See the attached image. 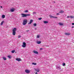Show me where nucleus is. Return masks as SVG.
<instances>
[{
	"mask_svg": "<svg viewBox=\"0 0 74 74\" xmlns=\"http://www.w3.org/2000/svg\"><path fill=\"white\" fill-rule=\"evenodd\" d=\"M15 51V50H13L12 51V53H14Z\"/></svg>",
	"mask_w": 74,
	"mask_h": 74,
	"instance_id": "25",
	"label": "nucleus"
},
{
	"mask_svg": "<svg viewBox=\"0 0 74 74\" xmlns=\"http://www.w3.org/2000/svg\"><path fill=\"white\" fill-rule=\"evenodd\" d=\"M36 43H37V44H41V42L38 40L36 41Z\"/></svg>",
	"mask_w": 74,
	"mask_h": 74,
	"instance_id": "7",
	"label": "nucleus"
},
{
	"mask_svg": "<svg viewBox=\"0 0 74 74\" xmlns=\"http://www.w3.org/2000/svg\"><path fill=\"white\" fill-rule=\"evenodd\" d=\"M59 25H60V26H63V25L64 24L60 22L58 23Z\"/></svg>",
	"mask_w": 74,
	"mask_h": 74,
	"instance_id": "11",
	"label": "nucleus"
},
{
	"mask_svg": "<svg viewBox=\"0 0 74 74\" xmlns=\"http://www.w3.org/2000/svg\"><path fill=\"white\" fill-rule=\"evenodd\" d=\"M56 69L57 70H59L60 71H62V70L61 68H60V66H57L56 67Z\"/></svg>",
	"mask_w": 74,
	"mask_h": 74,
	"instance_id": "4",
	"label": "nucleus"
},
{
	"mask_svg": "<svg viewBox=\"0 0 74 74\" xmlns=\"http://www.w3.org/2000/svg\"><path fill=\"white\" fill-rule=\"evenodd\" d=\"M3 60H7V59L5 57H3Z\"/></svg>",
	"mask_w": 74,
	"mask_h": 74,
	"instance_id": "20",
	"label": "nucleus"
},
{
	"mask_svg": "<svg viewBox=\"0 0 74 74\" xmlns=\"http://www.w3.org/2000/svg\"><path fill=\"white\" fill-rule=\"evenodd\" d=\"M65 35H67V36H69V35H70V34L68 33H65Z\"/></svg>",
	"mask_w": 74,
	"mask_h": 74,
	"instance_id": "13",
	"label": "nucleus"
},
{
	"mask_svg": "<svg viewBox=\"0 0 74 74\" xmlns=\"http://www.w3.org/2000/svg\"><path fill=\"white\" fill-rule=\"evenodd\" d=\"M33 22V20H31L30 22L28 23V24H31V23H32V22Z\"/></svg>",
	"mask_w": 74,
	"mask_h": 74,
	"instance_id": "12",
	"label": "nucleus"
},
{
	"mask_svg": "<svg viewBox=\"0 0 74 74\" xmlns=\"http://www.w3.org/2000/svg\"><path fill=\"white\" fill-rule=\"evenodd\" d=\"M33 52L34 53H36V54H38V52L36 51H33Z\"/></svg>",
	"mask_w": 74,
	"mask_h": 74,
	"instance_id": "15",
	"label": "nucleus"
},
{
	"mask_svg": "<svg viewBox=\"0 0 74 74\" xmlns=\"http://www.w3.org/2000/svg\"><path fill=\"white\" fill-rule=\"evenodd\" d=\"M25 72L26 73H27V74H29V73H30V71L28 70H25Z\"/></svg>",
	"mask_w": 74,
	"mask_h": 74,
	"instance_id": "6",
	"label": "nucleus"
},
{
	"mask_svg": "<svg viewBox=\"0 0 74 74\" xmlns=\"http://www.w3.org/2000/svg\"><path fill=\"white\" fill-rule=\"evenodd\" d=\"M35 70L37 72H39V71H40V70L38 69H35Z\"/></svg>",
	"mask_w": 74,
	"mask_h": 74,
	"instance_id": "14",
	"label": "nucleus"
},
{
	"mask_svg": "<svg viewBox=\"0 0 74 74\" xmlns=\"http://www.w3.org/2000/svg\"><path fill=\"white\" fill-rule=\"evenodd\" d=\"M27 32H29V30H27Z\"/></svg>",
	"mask_w": 74,
	"mask_h": 74,
	"instance_id": "37",
	"label": "nucleus"
},
{
	"mask_svg": "<svg viewBox=\"0 0 74 74\" xmlns=\"http://www.w3.org/2000/svg\"><path fill=\"white\" fill-rule=\"evenodd\" d=\"M27 23V19H24L23 20V25H26Z\"/></svg>",
	"mask_w": 74,
	"mask_h": 74,
	"instance_id": "1",
	"label": "nucleus"
},
{
	"mask_svg": "<svg viewBox=\"0 0 74 74\" xmlns=\"http://www.w3.org/2000/svg\"><path fill=\"white\" fill-rule=\"evenodd\" d=\"M1 8H3V7H2V6H1Z\"/></svg>",
	"mask_w": 74,
	"mask_h": 74,
	"instance_id": "39",
	"label": "nucleus"
},
{
	"mask_svg": "<svg viewBox=\"0 0 74 74\" xmlns=\"http://www.w3.org/2000/svg\"><path fill=\"white\" fill-rule=\"evenodd\" d=\"M16 60H17V61H18V62H19L22 60L21 59V58H17L16 59Z\"/></svg>",
	"mask_w": 74,
	"mask_h": 74,
	"instance_id": "8",
	"label": "nucleus"
},
{
	"mask_svg": "<svg viewBox=\"0 0 74 74\" xmlns=\"http://www.w3.org/2000/svg\"><path fill=\"white\" fill-rule=\"evenodd\" d=\"M26 43H25V42H23V43L22 47L23 48H25V47H26Z\"/></svg>",
	"mask_w": 74,
	"mask_h": 74,
	"instance_id": "5",
	"label": "nucleus"
},
{
	"mask_svg": "<svg viewBox=\"0 0 74 74\" xmlns=\"http://www.w3.org/2000/svg\"><path fill=\"white\" fill-rule=\"evenodd\" d=\"M54 3H55V2H54Z\"/></svg>",
	"mask_w": 74,
	"mask_h": 74,
	"instance_id": "41",
	"label": "nucleus"
},
{
	"mask_svg": "<svg viewBox=\"0 0 74 74\" xmlns=\"http://www.w3.org/2000/svg\"><path fill=\"white\" fill-rule=\"evenodd\" d=\"M63 12H64L63 10H61L60 11V13H63Z\"/></svg>",
	"mask_w": 74,
	"mask_h": 74,
	"instance_id": "17",
	"label": "nucleus"
},
{
	"mask_svg": "<svg viewBox=\"0 0 74 74\" xmlns=\"http://www.w3.org/2000/svg\"><path fill=\"white\" fill-rule=\"evenodd\" d=\"M21 36H18V38H21Z\"/></svg>",
	"mask_w": 74,
	"mask_h": 74,
	"instance_id": "31",
	"label": "nucleus"
},
{
	"mask_svg": "<svg viewBox=\"0 0 74 74\" xmlns=\"http://www.w3.org/2000/svg\"><path fill=\"white\" fill-rule=\"evenodd\" d=\"M32 64H33L34 65H37V64L36 63H32Z\"/></svg>",
	"mask_w": 74,
	"mask_h": 74,
	"instance_id": "22",
	"label": "nucleus"
},
{
	"mask_svg": "<svg viewBox=\"0 0 74 74\" xmlns=\"http://www.w3.org/2000/svg\"><path fill=\"white\" fill-rule=\"evenodd\" d=\"M35 30H37V28H35Z\"/></svg>",
	"mask_w": 74,
	"mask_h": 74,
	"instance_id": "35",
	"label": "nucleus"
},
{
	"mask_svg": "<svg viewBox=\"0 0 74 74\" xmlns=\"http://www.w3.org/2000/svg\"><path fill=\"white\" fill-rule=\"evenodd\" d=\"M57 15H59V13H57Z\"/></svg>",
	"mask_w": 74,
	"mask_h": 74,
	"instance_id": "36",
	"label": "nucleus"
},
{
	"mask_svg": "<svg viewBox=\"0 0 74 74\" xmlns=\"http://www.w3.org/2000/svg\"><path fill=\"white\" fill-rule=\"evenodd\" d=\"M2 18H5V15H2Z\"/></svg>",
	"mask_w": 74,
	"mask_h": 74,
	"instance_id": "18",
	"label": "nucleus"
},
{
	"mask_svg": "<svg viewBox=\"0 0 74 74\" xmlns=\"http://www.w3.org/2000/svg\"><path fill=\"white\" fill-rule=\"evenodd\" d=\"M43 22L44 23H48V21H43Z\"/></svg>",
	"mask_w": 74,
	"mask_h": 74,
	"instance_id": "16",
	"label": "nucleus"
},
{
	"mask_svg": "<svg viewBox=\"0 0 74 74\" xmlns=\"http://www.w3.org/2000/svg\"><path fill=\"white\" fill-rule=\"evenodd\" d=\"M21 15H22V17H26L27 16H30V14H21Z\"/></svg>",
	"mask_w": 74,
	"mask_h": 74,
	"instance_id": "3",
	"label": "nucleus"
},
{
	"mask_svg": "<svg viewBox=\"0 0 74 74\" xmlns=\"http://www.w3.org/2000/svg\"><path fill=\"white\" fill-rule=\"evenodd\" d=\"M33 25L34 26H37V24H36V23H34L33 24Z\"/></svg>",
	"mask_w": 74,
	"mask_h": 74,
	"instance_id": "23",
	"label": "nucleus"
},
{
	"mask_svg": "<svg viewBox=\"0 0 74 74\" xmlns=\"http://www.w3.org/2000/svg\"><path fill=\"white\" fill-rule=\"evenodd\" d=\"M28 12V10H26L24 11V12Z\"/></svg>",
	"mask_w": 74,
	"mask_h": 74,
	"instance_id": "28",
	"label": "nucleus"
},
{
	"mask_svg": "<svg viewBox=\"0 0 74 74\" xmlns=\"http://www.w3.org/2000/svg\"><path fill=\"white\" fill-rule=\"evenodd\" d=\"M36 14V13L35 12H33V15H34V14Z\"/></svg>",
	"mask_w": 74,
	"mask_h": 74,
	"instance_id": "29",
	"label": "nucleus"
},
{
	"mask_svg": "<svg viewBox=\"0 0 74 74\" xmlns=\"http://www.w3.org/2000/svg\"><path fill=\"white\" fill-rule=\"evenodd\" d=\"M40 50H42V48H40Z\"/></svg>",
	"mask_w": 74,
	"mask_h": 74,
	"instance_id": "34",
	"label": "nucleus"
},
{
	"mask_svg": "<svg viewBox=\"0 0 74 74\" xmlns=\"http://www.w3.org/2000/svg\"><path fill=\"white\" fill-rule=\"evenodd\" d=\"M70 18H74V16H70Z\"/></svg>",
	"mask_w": 74,
	"mask_h": 74,
	"instance_id": "21",
	"label": "nucleus"
},
{
	"mask_svg": "<svg viewBox=\"0 0 74 74\" xmlns=\"http://www.w3.org/2000/svg\"><path fill=\"white\" fill-rule=\"evenodd\" d=\"M14 10H15V9L14 8H12L10 9V11H11V12H14Z\"/></svg>",
	"mask_w": 74,
	"mask_h": 74,
	"instance_id": "10",
	"label": "nucleus"
},
{
	"mask_svg": "<svg viewBox=\"0 0 74 74\" xmlns=\"http://www.w3.org/2000/svg\"><path fill=\"white\" fill-rule=\"evenodd\" d=\"M3 21H2L1 23V25H2L3 24Z\"/></svg>",
	"mask_w": 74,
	"mask_h": 74,
	"instance_id": "26",
	"label": "nucleus"
},
{
	"mask_svg": "<svg viewBox=\"0 0 74 74\" xmlns=\"http://www.w3.org/2000/svg\"><path fill=\"white\" fill-rule=\"evenodd\" d=\"M66 65V64L65 63H62V66H64Z\"/></svg>",
	"mask_w": 74,
	"mask_h": 74,
	"instance_id": "24",
	"label": "nucleus"
},
{
	"mask_svg": "<svg viewBox=\"0 0 74 74\" xmlns=\"http://www.w3.org/2000/svg\"><path fill=\"white\" fill-rule=\"evenodd\" d=\"M49 17L50 18H58L56 17H55L54 16H51V15H49Z\"/></svg>",
	"mask_w": 74,
	"mask_h": 74,
	"instance_id": "9",
	"label": "nucleus"
},
{
	"mask_svg": "<svg viewBox=\"0 0 74 74\" xmlns=\"http://www.w3.org/2000/svg\"><path fill=\"white\" fill-rule=\"evenodd\" d=\"M72 25H74V23H72Z\"/></svg>",
	"mask_w": 74,
	"mask_h": 74,
	"instance_id": "33",
	"label": "nucleus"
},
{
	"mask_svg": "<svg viewBox=\"0 0 74 74\" xmlns=\"http://www.w3.org/2000/svg\"><path fill=\"white\" fill-rule=\"evenodd\" d=\"M36 74H38V73H37L36 72L35 73Z\"/></svg>",
	"mask_w": 74,
	"mask_h": 74,
	"instance_id": "38",
	"label": "nucleus"
},
{
	"mask_svg": "<svg viewBox=\"0 0 74 74\" xmlns=\"http://www.w3.org/2000/svg\"><path fill=\"white\" fill-rule=\"evenodd\" d=\"M36 38H40V36L39 35H37Z\"/></svg>",
	"mask_w": 74,
	"mask_h": 74,
	"instance_id": "27",
	"label": "nucleus"
},
{
	"mask_svg": "<svg viewBox=\"0 0 74 74\" xmlns=\"http://www.w3.org/2000/svg\"><path fill=\"white\" fill-rule=\"evenodd\" d=\"M38 20H41L42 19V18H40L38 19Z\"/></svg>",
	"mask_w": 74,
	"mask_h": 74,
	"instance_id": "30",
	"label": "nucleus"
},
{
	"mask_svg": "<svg viewBox=\"0 0 74 74\" xmlns=\"http://www.w3.org/2000/svg\"><path fill=\"white\" fill-rule=\"evenodd\" d=\"M16 28H14V29L12 30V34L13 35H14V36H15V34H16Z\"/></svg>",
	"mask_w": 74,
	"mask_h": 74,
	"instance_id": "2",
	"label": "nucleus"
},
{
	"mask_svg": "<svg viewBox=\"0 0 74 74\" xmlns=\"http://www.w3.org/2000/svg\"><path fill=\"white\" fill-rule=\"evenodd\" d=\"M70 18V16H68L67 17V18Z\"/></svg>",
	"mask_w": 74,
	"mask_h": 74,
	"instance_id": "32",
	"label": "nucleus"
},
{
	"mask_svg": "<svg viewBox=\"0 0 74 74\" xmlns=\"http://www.w3.org/2000/svg\"><path fill=\"white\" fill-rule=\"evenodd\" d=\"M72 27V28H73V27H74L73 26Z\"/></svg>",
	"mask_w": 74,
	"mask_h": 74,
	"instance_id": "40",
	"label": "nucleus"
},
{
	"mask_svg": "<svg viewBox=\"0 0 74 74\" xmlns=\"http://www.w3.org/2000/svg\"><path fill=\"white\" fill-rule=\"evenodd\" d=\"M8 58H9V59H11V56H8Z\"/></svg>",
	"mask_w": 74,
	"mask_h": 74,
	"instance_id": "19",
	"label": "nucleus"
}]
</instances>
